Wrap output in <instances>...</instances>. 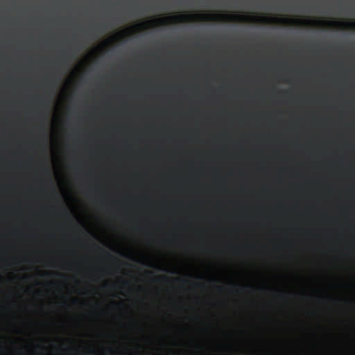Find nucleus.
<instances>
[{
  "instance_id": "obj_1",
  "label": "nucleus",
  "mask_w": 355,
  "mask_h": 355,
  "mask_svg": "<svg viewBox=\"0 0 355 355\" xmlns=\"http://www.w3.org/2000/svg\"><path fill=\"white\" fill-rule=\"evenodd\" d=\"M201 17L205 20H218V19H225L228 21H243L246 19H252L253 18L249 16H241L238 15H202Z\"/></svg>"
},
{
  "instance_id": "obj_2",
  "label": "nucleus",
  "mask_w": 355,
  "mask_h": 355,
  "mask_svg": "<svg viewBox=\"0 0 355 355\" xmlns=\"http://www.w3.org/2000/svg\"><path fill=\"white\" fill-rule=\"evenodd\" d=\"M195 15H174L171 17V19L174 21H185L187 20L193 19Z\"/></svg>"
},
{
  "instance_id": "obj_3",
  "label": "nucleus",
  "mask_w": 355,
  "mask_h": 355,
  "mask_svg": "<svg viewBox=\"0 0 355 355\" xmlns=\"http://www.w3.org/2000/svg\"><path fill=\"white\" fill-rule=\"evenodd\" d=\"M332 23L335 24L347 25V26H352V27H355V23H338V22H336V21H333Z\"/></svg>"
},
{
  "instance_id": "obj_4",
  "label": "nucleus",
  "mask_w": 355,
  "mask_h": 355,
  "mask_svg": "<svg viewBox=\"0 0 355 355\" xmlns=\"http://www.w3.org/2000/svg\"><path fill=\"white\" fill-rule=\"evenodd\" d=\"M270 20V18L266 17H260V21L263 22H268Z\"/></svg>"
},
{
  "instance_id": "obj_5",
  "label": "nucleus",
  "mask_w": 355,
  "mask_h": 355,
  "mask_svg": "<svg viewBox=\"0 0 355 355\" xmlns=\"http://www.w3.org/2000/svg\"><path fill=\"white\" fill-rule=\"evenodd\" d=\"M93 245H94V247H96V248H99V247H98L96 243H93Z\"/></svg>"
},
{
  "instance_id": "obj_6",
  "label": "nucleus",
  "mask_w": 355,
  "mask_h": 355,
  "mask_svg": "<svg viewBox=\"0 0 355 355\" xmlns=\"http://www.w3.org/2000/svg\"><path fill=\"white\" fill-rule=\"evenodd\" d=\"M279 20H284V21H288V19H280Z\"/></svg>"
},
{
  "instance_id": "obj_7",
  "label": "nucleus",
  "mask_w": 355,
  "mask_h": 355,
  "mask_svg": "<svg viewBox=\"0 0 355 355\" xmlns=\"http://www.w3.org/2000/svg\"><path fill=\"white\" fill-rule=\"evenodd\" d=\"M147 274H148V275H152V274H153V272H150V271H148V272H147Z\"/></svg>"
},
{
  "instance_id": "obj_8",
  "label": "nucleus",
  "mask_w": 355,
  "mask_h": 355,
  "mask_svg": "<svg viewBox=\"0 0 355 355\" xmlns=\"http://www.w3.org/2000/svg\"><path fill=\"white\" fill-rule=\"evenodd\" d=\"M218 289L220 291V290H222V289H223V288H222L221 286H218Z\"/></svg>"
},
{
  "instance_id": "obj_9",
  "label": "nucleus",
  "mask_w": 355,
  "mask_h": 355,
  "mask_svg": "<svg viewBox=\"0 0 355 355\" xmlns=\"http://www.w3.org/2000/svg\"><path fill=\"white\" fill-rule=\"evenodd\" d=\"M245 288H250V286H244Z\"/></svg>"
},
{
  "instance_id": "obj_10",
  "label": "nucleus",
  "mask_w": 355,
  "mask_h": 355,
  "mask_svg": "<svg viewBox=\"0 0 355 355\" xmlns=\"http://www.w3.org/2000/svg\"><path fill=\"white\" fill-rule=\"evenodd\" d=\"M158 21H163V19H158Z\"/></svg>"
}]
</instances>
